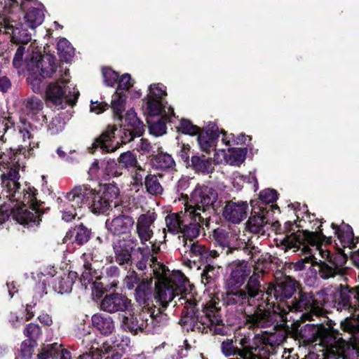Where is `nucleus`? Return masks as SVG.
Segmentation results:
<instances>
[{"label":"nucleus","mask_w":359,"mask_h":359,"mask_svg":"<svg viewBox=\"0 0 359 359\" xmlns=\"http://www.w3.org/2000/svg\"><path fill=\"white\" fill-rule=\"evenodd\" d=\"M151 249L139 247L137 252L140 257L135 259V265L140 271H144L147 267L149 260L156 278L155 283L156 294L155 299L163 308H166L168 303L174 301L175 305L184 306L182 312L185 316L181 320L184 325L191 330L208 332V330L214 334L224 335L225 327L217 308L213 305L205 306L201 311L197 309L196 299L192 289H182L185 277L181 273H170L167 267L157 262L155 254L159 251L156 243L149 242Z\"/></svg>","instance_id":"f257e3e1"},{"label":"nucleus","mask_w":359,"mask_h":359,"mask_svg":"<svg viewBox=\"0 0 359 359\" xmlns=\"http://www.w3.org/2000/svg\"><path fill=\"white\" fill-rule=\"evenodd\" d=\"M15 68L23 65L29 72L27 81L35 93L43 89L41 78L52 77L55 74L57 81L48 84L46 95L47 100L58 109L65 108L67 104L74 105L79 95V90L74 87L67 86L69 69L60 67L59 71L51 55L42 57L41 49L34 43L18 46L13 60Z\"/></svg>","instance_id":"f03ea898"},{"label":"nucleus","mask_w":359,"mask_h":359,"mask_svg":"<svg viewBox=\"0 0 359 359\" xmlns=\"http://www.w3.org/2000/svg\"><path fill=\"white\" fill-rule=\"evenodd\" d=\"M20 175L17 168H8L1 175L2 191L0 194V223L11 215L20 224L27 228L38 226L43 212L36 201L34 189L22 187L18 182Z\"/></svg>","instance_id":"7ed1b4c3"},{"label":"nucleus","mask_w":359,"mask_h":359,"mask_svg":"<svg viewBox=\"0 0 359 359\" xmlns=\"http://www.w3.org/2000/svg\"><path fill=\"white\" fill-rule=\"evenodd\" d=\"M218 194L212 187L198 186L192 191L191 199L185 204V213L193 220L189 224L184 223L182 233L192 241L200 233L201 225L208 224L211 206L217 201Z\"/></svg>","instance_id":"20e7f679"},{"label":"nucleus","mask_w":359,"mask_h":359,"mask_svg":"<svg viewBox=\"0 0 359 359\" xmlns=\"http://www.w3.org/2000/svg\"><path fill=\"white\" fill-rule=\"evenodd\" d=\"M164 87L158 84L149 86L147 95V123L150 133L155 136H161L166 133V123L172 122L175 118L173 109L167 106L165 102L166 92Z\"/></svg>","instance_id":"39448f33"},{"label":"nucleus","mask_w":359,"mask_h":359,"mask_svg":"<svg viewBox=\"0 0 359 359\" xmlns=\"http://www.w3.org/2000/svg\"><path fill=\"white\" fill-rule=\"evenodd\" d=\"M300 337L307 342L317 341L325 348L328 359H348L346 354L347 346L344 340L334 336L327 330L306 325L300 330Z\"/></svg>","instance_id":"423d86ee"},{"label":"nucleus","mask_w":359,"mask_h":359,"mask_svg":"<svg viewBox=\"0 0 359 359\" xmlns=\"http://www.w3.org/2000/svg\"><path fill=\"white\" fill-rule=\"evenodd\" d=\"M262 276V271H255L249 277L244 288L240 287L238 290L234 291L235 292L223 294L222 301L224 304L236 308L241 306V310H243V307L245 305L249 306H253L255 302V298L260 295H264L261 284Z\"/></svg>","instance_id":"0eeeda50"},{"label":"nucleus","mask_w":359,"mask_h":359,"mask_svg":"<svg viewBox=\"0 0 359 359\" xmlns=\"http://www.w3.org/2000/svg\"><path fill=\"white\" fill-rule=\"evenodd\" d=\"M320 238V235L319 234L302 230H298L294 233L285 236L282 241V244L285 247L286 250L293 249L294 252L301 250L302 253L305 255L304 258L298 260L294 264L296 270H303L305 268L306 264L313 263L315 257L308 245H316Z\"/></svg>","instance_id":"6e6552de"},{"label":"nucleus","mask_w":359,"mask_h":359,"mask_svg":"<svg viewBox=\"0 0 359 359\" xmlns=\"http://www.w3.org/2000/svg\"><path fill=\"white\" fill-rule=\"evenodd\" d=\"M335 304L338 311H347L354 320L346 318L341 324L343 330L350 333L355 332L359 323V287L351 290L341 285L335 296Z\"/></svg>","instance_id":"1a4fd4ad"},{"label":"nucleus","mask_w":359,"mask_h":359,"mask_svg":"<svg viewBox=\"0 0 359 359\" xmlns=\"http://www.w3.org/2000/svg\"><path fill=\"white\" fill-rule=\"evenodd\" d=\"M94 189L88 185L75 187L69 191L64 199L58 198V208L62 214V219L70 222L77 216V211L80 210L83 205H90Z\"/></svg>","instance_id":"9d476101"},{"label":"nucleus","mask_w":359,"mask_h":359,"mask_svg":"<svg viewBox=\"0 0 359 359\" xmlns=\"http://www.w3.org/2000/svg\"><path fill=\"white\" fill-rule=\"evenodd\" d=\"M323 303L318 299L311 292H301L298 299L292 301L290 304H286L285 308L279 305L276 310L283 318L287 319L290 311L302 312V318L306 320H313V316L318 317L322 313Z\"/></svg>","instance_id":"9b49d317"},{"label":"nucleus","mask_w":359,"mask_h":359,"mask_svg":"<svg viewBox=\"0 0 359 359\" xmlns=\"http://www.w3.org/2000/svg\"><path fill=\"white\" fill-rule=\"evenodd\" d=\"M90 341L92 344L89 348V352H86L80 355L78 359H101L102 355L112 353L111 355L119 351H124L128 346L130 339L128 337L117 339L111 338L109 340L100 344L96 339H93L92 336L88 335L83 341Z\"/></svg>","instance_id":"f8f14e48"},{"label":"nucleus","mask_w":359,"mask_h":359,"mask_svg":"<svg viewBox=\"0 0 359 359\" xmlns=\"http://www.w3.org/2000/svg\"><path fill=\"white\" fill-rule=\"evenodd\" d=\"M315 233L320 235V240L319 242L315 245L316 250H318L319 253L321 255V257L326 260L320 261L319 263V276L320 278L323 279H328L330 278H334L336 276H342L345 271V268L344 265L346 263V258L342 256L335 257L334 258L330 257V252L328 250H323L318 248V245L323 242L325 238V236L322 233V231L320 229L318 232H314Z\"/></svg>","instance_id":"ddd939ff"},{"label":"nucleus","mask_w":359,"mask_h":359,"mask_svg":"<svg viewBox=\"0 0 359 359\" xmlns=\"http://www.w3.org/2000/svg\"><path fill=\"white\" fill-rule=\"evenodd\" d=\"M297 287L298 283L290 276L285 277L275 284L270 283L267 287L266 294L271 298H274L279 303L276 307L274 306V302H269L266 306L273 304L274 311H277L279 305L281 309H283V306L285 308L287 303L285 304L284 301L292 297Z\"/></svg>","instance_id":"4468645a"},{"label":"nucleus","mask_w":359,"mask_h":359,"mask_svg":"<svg viewBox=\"0 0 359 359\" xmlns=\"http://www.w3.org/2000/svg\"><path fill=\"white\" fill-rule=\"evenodd\" d=\"M114 116L122 121L121 138L124 144L130 142L135 137H140L144 132L143 122L137 116L136 112L133 109L126 112L123 121L121 114L119 115L114 114Z\"/></svg>","instance_id":"2eb2a0df"},{"label":"nucleus","mask_w":359,"mask_h":359,"mask_svg":"<svg viewBox=\"0 0 359 359\" xmlns=\"http://www.w3.org/2000/svg\"><path fill=\"white\" fill-rule=\"evenodd\" d=\"M118 196V189L116 187L109 185L106 190L102 192H96L94 189V194L92 195L88 208L95 214L104 213L111 207V203L113 199Z\"/></svg>","instance_id":"dca6fc26"},{"label":"nucleus","mask_w":359,"mask_h":359,"mask_svg":"<svg viewBox=\"0 0 359 359\" xmlns=\"http://www.w3.org/2000/svg\"><path fill=\"white\" fill-rule=\"evenodd\" d=\"M0 33L8 34L13 43L22 45H27L32 39L31 34L24 28L22 23L9 18H4L0 21Z\"/></svg>","instance_id":"f3484780"},{"label":"nucleus","mask_w":359,"mask_h":359,"mask_svg":"<svg viewBox=\"0 0 359 359\" xmlns=\"http://www.w3.org/2000/svg\"><path fill=\"white\" fill-rule=\"evenodd\" d=\"M18 130L20 137L22 140V143L20 145L21 149L24 150L25 154L27 151L28 156L32 155L34 149L39 147V137L38 130L29 122L21 119L20 124L18 126Z\"/></svg>","instance_id":"a211bd4d"},{"label":"nucleus","mask_w":359,"mask_h":359,"mask_svg":"<svg viewBox=\"0 0 359 359\" xmlns=\"http://www.w3.org/2000/svg\"><path fill=\"white\" fill-rule=\"evenodd\" d=\"M251 273V268L245 261L234 263L231 266L230 277L226 280L225 293L235 292L243 285Z\"/></svg>","instance_id":"6ab92c4d"},{"label":"nucleus","mask_w":359,"mask_h":359,"mask_svg":"<svg viewBox=\"0 0 359 359\" xmlns=\"http://www.w3.org/2000/svg\"><path fill=\"white\" fill-rule=\"evenodd\" d=\"M137 244L138 241L134 236H128L114 242L113 248L116 262L119 265L131 264L133 263L132 252Z\"/></svg>","instance_id":"aec40b11"},{"label":"nucleus","mask_w":359,"mask_h":359,"mask_svg":"<svg viewBox=\"0 0 359 359\" xmlns=\"http://www.w3.org/2000/svg\"><path fill=\"white\" fill-rule=\"evenodd\" d=\"M248 210L246 201L231 200L225 203L222 215L228 222L240 224L247 217Z\"/></svg>","instance_id":"412c9836"},{"label":"nucleus","mask_w":359,"mask_h":359,"mask_svg":"<svg viewBox=\"0 0 359 359\" xmlns=\"http://www.w3.org/2000/svg\"><path fill=\"white\" fill-rule=\"evenodd\" d=\"M20 7L25 13V24L29 27L34 29L43 22L44 14L39 2L36 0H22Z\"/></svg>","instance_id":"4be33fe9"},{"label":"nucleus","mask_w":359,"mask_h":359,"mask_svg":"<svg viewBox=\"0 0 359 359\" xmlns=\"http://www.w3.org/2000/svg\"><path fill=\"white\" fill-rule=\"evenodd\" d=\"M156 219V214L151 211L140 215L137 218L135 233L142 245L149 241L153 237L154 222Z\"/></svg>","instance_id":"5701e85b"},{"label":"nucleus","mask_w":359,"mask_h":359,"mask_svg":"<svg viewBox=\"0 0 359 359\" xmlns=\"http://www.w3.org/2000/svg\"><path fill=\"white\" fill-rule=\"evenodd\" d=\"M100 307L102 311L111 313L128 311L133 307V304L131 300L127 297L119 293H112L104 297L100 302Z\"/></svg>","instance_id":"b1692460"},{"label":"nucleus","mask_w":359,"mask_h":359,"mask_svg":"<svg viewBox=\"0 0 359 359\" xmlns=\"http://www.w3.org/2000/svg\"><path fill=\"white\" fill-rule=\"evenodd\" d=\"M184 247L187 248L191 259L194 262L201 261L205 263H209L219 256L217 250H210L205 245L193 241H186Z\"/></svg>","instance_id":"393cba45"},{"label":"nucleus","mask_w":359,"mask_h":359,"mask_svg":"<svg viewBox=\"0 0 359 359\" xmlns=\"http://www.w3.org/2000/svg\"><path fill=\"white\" fill-rule=\"evenodd\" d=\"M209 128L205 132L198 133L197 137L201 149L208 154L211 151H215V156L217 152L220 154L221 149L217 148L216 141L219 136L218 128L215 125H209Z\"/></svg>","instance_id":"a878e982"},{"label":"nucleus","mask_w":359,"mask_h":359,"mask_svg":"<svg viewBox=\"0 0 359 359\" xmlns=\"http://www.w3.org/2000/svg\"><path fill=\"white\" fill-rule=\"evenodd\" d=\"M135 224L134 219L129 215H119L112 219H107L105 225L111 234L120 236L130 233Z\"/></svg>","instance_id":"bb28decb"},{"label":"nucleus","mask_w":359,"mask_h":359,"mask_svg":"<svg viewBox=\"0 0 359 359\" xmlns=\"http://www.w3.org/2000/svg\"><path fill=\"white\" fill-rule=\"evenodd\" d=\"M43 108V102L39 98L32 96L25 100L22 111L27 117L42 125L47 122V118L42 111Z\"/></svg>","instance_id":"cd10ccee"},{"label":"nucleus","mask_w":359,"mask_h":359,"mask_svg":"<svg viewBox=\"0 0 359 359\" xmlns=\"http://www.w3.org/2000/svg\"><path fill=\"white\" fill-rule=\"evenodd\" d=\"M116 128L114 126H108L106 131L102 133V134L96 138L92 145L90 152H94V151L97 148H100V149L104 152H114L116 151V149L119 147L118 142H114V133Z\"/></svg>","instance_id":"c85d7f7f"},{"label":"nucleus","mask_w":359,"mask_h":359,"mask_svg":"<svg viewBox=\"0 0 359 359\" xmlns=\"http://www.w3.org/2000/svg\"><path fill=\"white\" fill-rule=\"evenodd\" d=\"M132 86L130 75L128 74H123L118 81V88L111 100V108L116 114L119 115L124 109L126 95L120 90H128Z\"/></svg>","instance_id":"c756f323"},{"label":"nucleus","mask_w":359,"mask_h":359,"mask_svg":"<svg viewBox=\"0 0 359 359\" xmlns=\"http://www.w3.org/2000/svg\"><path fill=\"white\" fill-rule=\"evenodd\" d=\"M269 214L267 207H260L258 214L257 215L256 212H255V215H252L248 219L246 223V226L248 230L254 233L264 234L268 229Z\"/></svg>","instance_id":"7c9ffc66"},{"label":"nucleus","mask_w":359,"mask_h":359,"mask_svg":"<svg viewBox=\"0 0 359 359\" xmlns=\"http://www.w3.org/2000/svg\"><path fill=\"white\" fill-rule=\"evenodd\" d=\"M264 304H258L252 313L247 316V321L253 327H267L273 323V317Z\"/></svg>","instance_id":"2f4dec72"},{"label":"nucleus","mask_w":359,"mask_h":359,"mask_svg":"<svg viewBox=\"0 0 359 359\" xmlns=\"http://www.w3.org/2000/svg\"><path fill=\"white\" fill-rule=\"evenodd\" d=\"M220 154L217 152L214 160L217 163L224 161L226 163L232 165H239L245 159L246 152L245 149L241 148L228 149L227 152L225 149H221Z\"/></svg>","instance_id":"473e14b6"},{"label":"nucleus","mask_w":359,"mask_h":359,"mask_svg":"<svg viewBox=\"0 0 359 359\" xmlns=\"http://www.w3.org/2000/svg\"><path fill=\"white\" fill-rule=\"evenodd\" d=\"M58 357L60 359H71V354L67 350L63 349L61 344L54 343L43 345L36 359H55Z\"/></svg>","instance_id":"72a5a7b5"},{"label":"nucleus","mask_w":359,"mask_h":359,"mask_svg":"<svg viewBox=\"0 0 359 359\" xmlns=\"http://www.w3.org/2000/svg\"><path fill=\"white\" fill-rule=\"evenodd\" d=\"M153 296L152 282L148 278H142L135 288V298L137 302L144 306H149V302Z\"/></svg>","instance_id":"f704fd0d"},{"label":"nucleus","mask_w":359,"mask_h":359,"mask_svg":"<svg viewBox=\"0 0 359 359\" xmlns=\"http://www.w3.org/2000/svg\"><path fill=\"white\" fill-rule=\"evenodd\" d=\"M331 226L334 230V233L337 235L339 240L344 248H354L355 247L358 241L357 239L355 242L354 234L350 225L344 222L340 226L332 223Z\"/></svg>","instance_id":"c9c22d12"},{"label":"nucleus","mask_w":359,"mask_h":359,"mask_svg":"<svg viewBox=\"0 0 359 359\" xmlns=\"http://www.w3.org/2000/svg\"><path fill=\"white\" fill-rule=\"evenodd\" d=\"M124 313L121 316V327L125 330L130 332L133 334L137 333L139 331H142V327L140 325L141 320L140 319V313L135 315L133 311L132 307L128 311H124Z\"/></svg>","instance_id":"e433bc0d"},{"label":"nucleus","mask_w":359,"mask_h":359,"mask_svg":"<svg viewBox=\"0 0 359 359\" xmlns=\"http://www.w3.org/2000/svg\"><path fill=\"white\" fill-rule=\"evenodd\" d=\"M240 233V230L236 228L229 229L228 230L217 228L214 230L212 236L215 242L222 248H229L230 244L233 238H237Z\"/></svg>","instance_id":"4c0bfd02"},{"label":"nucleus","mask_w":359,"mask_h":359,"mask_svg":"<svg viewBox=\"0 0 359 359\" xmlns=\"http://www.w3.org/2000/svg\"><path fill=\"white\" fill-rule=\"evenodd\" d=\"M93 325L102 334L108 335L114 330V323L110 316L95 314L92 316Z\"/></svg>","instance_id":"58836bf2"},{"label":"nucleus","mask_w":359,"mask_h":359,"mask_svg":"<svg viewBox=\"0 0 359 359\" xmlns=\"http://www.w3.org/2000/svg\"><path fill=\"white\" fill-rule=\"evenodd\" d=\"M77 278V273L70 271L67 275L57 278L55 280L53 288L60 294L69 293L72 291V285Z\"/></svg>","instance_id":"ea45409f"},{"label":"nucleus","mask_w":359,"mask_h":359,"mask_svg":"<svg viewBox=\"0 0 359 359\" xmlns=\"http://www.w3.org/2000/svg\"><path fill=\"white\" fill-rule=\"evenodd\" d=\"M90 231L83 225H79L74 229V230L69 231L64 239L63 243H67L72 237H74V241L79 245H83L86 243L90 238Z\"/></svg>","instance_id":"a19ab883"},{"label":"nucleus","mask_w":359,"mask_h":359,"mask_svg":"<svg viewBox=\"0 0 359 359\" xmlns=\"http://www.w3.org/2000/svg\"><path fill=\"white\" fill-rule=\"evenodd\" d=\"M144 184L147 191L151 195H161L163 192V188L159 182L158 177L156 175H147L144 177Z\"/></svg>","instance_id":"79ce46f5"},{"label":"nucleus","mask_w":359,"mask_h":359,"mask_svg":"<svg viewBox=\"0 0 359 359\" xmlns=\"http://www.w3.org/2000/svg\"><path fill=\"white\" fill-rule=\"evenodd\" d=\"M153 165L157 170H172L175 166V163L170 155L161 153L154 157Z\"/></svg>","instance_id":"37998d69"},{"label":"nucleus","mask_w":359,"mask_h":359,"mask_svg":"<svg viewBox=\"0 0 359 359\" xmlns=\"http://www.w3.org/2000/svg\"><path fill=\"white\" fill-rule=\"evenodd\" d=\"M165 224L168 232L173 235L182 233L184 221L178 214H169L165 217Z\"/></svg>","instance_id":"c03bdc74"},{"label":"nucleus","mask_w":359,"mask_h":359,"mask_svg":"<svg viewBox=\"0 0 359 359\" xmlns=\"http://www.w3.org/2000/svg\"><path fill=\"white\" fill-rule=\"evenodd\" d=\"M191 165L197 172L209 174L213 170V166L210 158L193 156L191 157Z\"/></svg>","instance_id":"a18cd8bd"},{"label":"nucleus","mask_w":359,"mask_h":359,"mask_svg":"<svg viewBox=\"0 0 359 359\" xmlns=\"http://www.w3.org/2000/svg\"><path fill=\"white\" fill-rule=\"evenodd\" d=\"M57 51L60 57L65 62H69L74 55V48L65 38L59 40L57 45Z\"/></svg>","instance_id":"49530a36"},{"label":"nucleus","mask_w":359,"mask_h":359,"mask_svg":"<svg viewBox=\"0 0 359 359\" xmlns=\"http://www.w3.org/2000/svg\"><path fill=\"white\" fill-rule=\"evenodd\" d=\"M168 320L167 315L162 313L160 309H156V311L152 316L151 323L153 325H149L147 327V333H154L158 332L161 327L166 325Z\"/></svg>","instance_id":"de8ad7c7"},{"label":"nucleus","mask_w":359,"mask_h":359,"mask_svg":"<svg viewBox=\"0 0 359 359\" xmlns=\"http://www.w3.org/2000/svg\"><path fill=\"white\" fill-rule=\"evenodd\" d=\"M156 311V306L153 307L149 306H144L142 312L140 313V319L141 320V325L142 332H145L147 333V327L149 325H153V322L151 323L152 316L154 313Z\"/></svg>","instance_id":"09e8293b"},{"label":"nucleus","mask_w":359,"mask_h":359,"mask_svg":"<svg viewBox=\"0 0 359 359\" xmlns=\"http://www.w3.org/2000/svg\"><path fill=\"white\" fill-rule=\"evenodd\" d=\"M277 191L274 189H267L260 192L259 198L264 203V208L267 207V210L269 211L272 208H274V205L270 203H273L277 200Z\"/></svg>","instance_id":"8fccbe9b"},{"label":"nucleus","mask_w":359,"mask_h":359,"mask_svg":"<svg viewBox=\"0 0 359 359\" xmlns=\"http://www.w3.org/2000/svg\"><path fill=\"white\" fill-rule=\"evenodd\" d=\"M218 269L213 265L208 264L201 273V282L204 285H211L218 275Z\"/></svg>","instance_id":"3c124183"},{"label":"nucleus","mask_w":359,"mask_h":359,"mask_svg":"<svg viewBox=\"0 0 359 359\" xmlns=\"http://www.w3.org/2000/svg\"><path fill=\"white\" fill-rule=\"evenodd\" d=\"M118 163L126 169L135 168L139 165L136 156L131 151L122 153L118 158Z\"/></svg>","instance_id":"603ef678"},{"label":"nucleus","mask_w":359,"mask_h":359,"mask_svg":"<svg viewBox=\"0 0 359 359\" xmlns=\"http://www.w3.org/2000/svg\"><path fill=\"white\" fill-rule=\"evenodd\" d=\"M142 278L134 270H130L123 279V285L128 290H133L141 282Z\"/></svg>","instance_id":"864d4df0"},{"label":"nucleus","mask_w":359,"mask_h":359,"mask_svg":"<svg viewBox=\"0 0 359 359\" xmlns=\"http://www.w3.org/2000/svg\"><path fill=\"white\" fill-rule=\"evenodd\" d=\"M247 140L250 141V137L249 136H245V135H241L236 137L232 133L227 135L225 133H223V136L222 137V142L226 146H231V142L236 144H246Z\"/></svg>","instance_id":"5fc2aeb1"},{"label":"nucleus","mask_w":359,"mask_h":359,"mask_svg":"<svg viewBox=\"0 0 359 359\" xmlns=\"http://www.w3.org/2000/svg\"><path fill=\"white\" fill-rule=\"evenodd\" d=\"M65 125V121L63 116L58 114L53 118L48 126V130L52 135H55L61 132L63 130Z\"/></svg>","instance_id":"6e6d98bb"},{"label":"nucleus","mask_w":359,"mask_h":359,"mask_svg":"<svg viewBox=\"0 0 359 359\" xmlns=\"http://www.w3.org/2000/svg\"><path fill=\"white\" fill-rule=\"evenodd\" d=\"M179 130L184 134L190 135H194L199 133L200 128L194 125L189 120L182 119L180 121V126L178 127Z\"/></svg>","instance_id":"4d7b16f0"},{"label":"nucleus","mask_w":359,"mask_h":359,"mask_svg":"<svg viewBox=\"0 0 359 359\" xmlns=\"http://www.w3.org/2000/svg\"><path fill=\"white\" fill-rule=\"evenodd\" d=\"M41 333L39 326L34 323L28 324L24 330L25 337L29 338L31 342H35L41 335Z\"/></svg>","instance_id":"13d9d810"},{"label":"nucleus","mask_w":359,"mask_h":359,"mask_svg":"<svg viewBox=\"0 0 359 359\" xmlns=\"http://www.w3.org/2000/svg\"><path fill=\"white\" fill-rule=\"evenodd\" d=\"M33 353V345L31 341H25L20 346V349L15 355V359H31Z\"/></svg>","instance_id":"bf43d9fd"},{"label":"nucleus","mask_w":359,"mask_h":359,"mask_svg":"<svg viewBox=\"0 0 359 359\" xmlns=\"http://www.w3.org/2000/svg\"><path fill=\"white\" fill-rule=\"evenodd\" d=\"M102 75L104 83L108 86H113L118 80V74L110 68H103Z\"/></svg>","instance_id":"052dcab7"},{"label":"nucleus","mask_w":359,"mask_h":359,"mask_svg":"<svg viewBox=\"0 0 359 359\" xmlns=\"http://www.w3.org/2000/svg\"><path fill=\"white\" fill-rule=\"evenodd\" d=\"M286 339V334L284 331L279 330L274 333H271L268 337V343L271 346L279 345L283 343Z\"/></svg>","instance_id":"680f3d73"},{"label":"nucleus","mask_w":359,"mask_h":359,"mask_svg":"<svg viewBox=\"0 0 359 359\" xmlns=\"http://www.w3.org/2000/svg\"><path fill=\"white\" fill-rule=\"evenodd\" d=\"M14 126V122L11 118L0 119V143L4 144L5 140L4 139V134L7 130Z\"/></svg>","instance_id":"e2e57ef3"},{"label":"nucleus","mask_w":359,"mask_h":359,"mask_svg":"<svg viewBox=\"0 0 359 359\" xmlns=\"http://www.w3.org/2000/svg\"><path fill=\"white\" fill-rule=\"evenodd\" d=\"M75 153V150H69L67 153L63 151L62 147H59L57 149V154L59 157L68 162H73L76 160V157L74 156Z\"/></svg>","instance_id":"0e129e2a"},{"label":"nucleus","mask_w":359,"mask_h":359,"mask_svg":"<svg viewBox=\"0 0 359 359\" xmlns=\"http://www.w3.org/2000/svg\"><path fill=\"white\" fill-rule=\"evenodd\" d=\"M90 265L91 264L88 262H85L83 266L85 267L86 270L82 273L81 277V281L82 284L86 287H87V285L92 280V277L90 272L91 269Z\"/></svg>","instance_id":"69168bd1"},{"label":"nucleus","mask_w":359,"mask_h":359,"mask_svg":"<svg viewBox=\"0 0 359 359\" xmlns=\"http://www.w3.org/2000/svg\"><path fill=\"white\" fill-rule=\"evenodd\" d=\"M105 169L109 176H118L121 174L118 171V166L114 161H108Z\"/></svg>","instance_id":"338daca9"},{"label":"nucleus","mask_w":359,"mask_h":359,"mask_svg":"<svg viewBox=\"0 0 359 359\" xmlns=\"http://www.w3.org/2000/svg\"><path fill=\"white\" fill-rule=\"evenodd\" d=\"M16 4V0H0V12L10 13L11 7Z\"/></svg>","instance_id":"774afa93"}]
</instances>
